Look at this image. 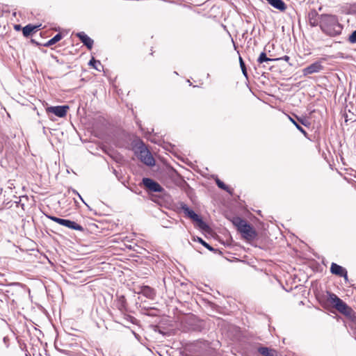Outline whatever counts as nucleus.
Instances as JSON below:
<instances>
[{"label": "nucleus", "mask_w": 356, "mask_h": 356, "mask_svg": "<svg viewBox=\"0 0 356 356\" xmlns=\"http://www.w3.org/2000/svg\"><path fill=\"white\" fill-rule=\"evenodd\" d=\"M320 29L326 35L334 38L341 34L343 26L339 17L332 14H321Z\"/></svg>", "instance_id": "nucleus-1"}, {"label": "nucleus", "mask_w": 356, "mask_h": 356, "mask_svg": "<svg viewBox=\"0 0 356 356\" xmlns=\"http://www.w3.org/2000/svg\"><path fill=\"white\" fill-rule=\"evenodd\" d=\"M327 301L341 314L348 317L352 322L356 321V316L353 309L349 307L344 301L339 298L336 294L327 291Z\"/></svg>", "instance_id": "nucleus-2"}, {"label": "nucleus", "mask_w": 356, "mask_h": 356, "mask_svg": "<svg viewBox=\"0 0 356 356\" xmlns=\"http://www.w3.org/2000/svg\"><path fill=\"white\" fill-rule=\"evenodd\" d=\"M232 222L244 238L252 240L257 237L256 231L245 220L237 216L233 218Z\"/></svg>", "instance_id": "nucleus-3"}, {"label": "nucleus", "mask_w": 356, "mask_h": 356, "mask_svg": "<svg viewBox=\"0 0 356 356\" xmlns=\"http://www.w3.org/2000/svg\"><path fill=\"white\" fill-rule=\"evenodd\" d=\"M180 209L184 211L186 216L197 223V226L200 229L205 232H208L209 230V226L186 204L181 202Z\"/></svg>", "instance_id": "nucleus-4"}, {"label": "nucleus", "mask_w": 356, "mask_h": 356, "mask_svg": "<svg viewBox=\"0 0 356 356\" xmlns=\"http://www.w3.org/2000/svg\"><path fill=\"white\" fill-rule=\"evenodd\" d=\"M136 153L138 159L147 165L153 166L155 164L154 157L143 142L137 145Z\"/></svg>", "instance_id": "nucleus-5"}, {"label": "nucleus", "mask_w": 356, "mask_h": 356, "mask_svg": "<svg viewBox=\"0 0 356 356\" xmlns=\"http://www.w3.org/2000/svg\"><path fill=\"white\" fill-rule=\"evenodd\" d=\"M142 184L148 193L163 192L164 188L155 180L149 177H144Z\"/></svg>", "instance_id": "nucleus-6"}, {"label": "nucleus", "mask_w": 356, "mask_h": 356, "mask_svg": "<svg viewBox=\"0 0 356 356\" xmlns=\"http://www.w3.org/2000/svg\"><path fill=\"white\" fill-rule=\"evenodd\" d=\"M69 106L67 105L56 106L48 107L47 108V111L49 113H54L57 117L64 118L66 115Z\"/></svg>", "instance_id": "nucleus-7"}, {"label": "nucleus", "mask_w": 356, "mask_h": 356, "mask_svg": "<svg viewBox=\"0 0 356 356\" xmlns=\"http://www.w3.org/2000/svg\"><path fill=\"white\" fill-rule=\"evenodd\" d=\"M323 70V66L320 61H316L303 69L302 72L305 76L318 73Z\"/></svg>", "instance_id": "nucleus-8"}, {"label": "nucleus", "mask_w": 356, "mask_h": 356, "mask_svg": "<svg viewBox=\"0 0 356 356\" xmlns=\"http://www.w3.org/2000/svg\"><path fill=\"white\" fill-rule=\"evenodd\" d=\"M308 21L312 27L318 26L320 27L321 15L315 9H312L308 13Z\"/></svg>", "instance_id": "nucleus-9"}, {"label": "nucleus", "mask_w": 356, "mask_h": 356, "mask_svg": "<svg viewBox=\"0 0 356 356\" xmlns=\"http://www.w3.org/2000/svg\"><path fill=\"white\" fill-rule=\"evenodd\" d=\"M76 36L80 40V41L87 47L88 49H92L94 44V41L90 38L85 32H79L76 33Z\"/></svg>", "instance_id": "nucleus-10"}, {"label": "nucleus", "mask_w": 356, "mask_h": 356, "mask_svg": "<svg viewBox=\"0 0 356 356\" xmlns=\"http://www.w3.org/2000/svg\"><path fill=\"white\" fill-rule=\"evenodd\" d=\"M60 225H63L73 230L81 232L84 230L83 227L81 225L76 223L75 221L69 219L63 218L62 221H60Z\"/></svg>", "instance_id": "nucleus-11"}, {"label": "nucleus", "mask_w": 356, "mask_h": 356, "mask_svg": "<svg viewBox=\"0 0 356 356\" xmlns=\"http://www.w3.org/2000/svg\"><path fill=\"white\" fill-rule=\"evenodd\" d=\"M257 352L262 356H280L276 350L266 346H259L257 348Z\"/></svg>", "instance_id": "nucleus-12"}, {"label": "nucleus", "mask_w": 356, "mask_h": 356, "mask_svg": "<svg viewBox=\"0 0 356 356\" xmlns=\"http://www.w3.org/2000/svg\"><path fill=\"white\" fill-rule=\"evenodd\" d=\"M346 272L347 270L344 267L334 262L331 264L330 273L332 274L337 275L339 277H342Z\"/></svg>", "instance_id": "nucleus-13"}, {"label": "nucleus", "mask_w": 356, "mask_h": 356, "mask_svg": "<svg viewBox=\"0 0 356 356\" xmlns=\"http://www.w3.org/2000/svg\"><path fill=\"white\" fill-rule=\"evenodd\" d=\"M267 2L274 8L280 11H284L286 9V5L283 0H266Z\"/></svg>", "instance_id": "nucleus-14"}, {"label": "nucleus", "mask_w": 356, "mask_h": 356, "mask_svg": "<svg viewBox=\"0 0 356 356\" xmlns=\"http://www.w3.org/2000/svg\"><path fill=\"white\" fill-rule=\"evenodd\" d=\"M139 293L149 299H154L155 296L154 289L149 286H143Z\"/></svg>", "instance_id": "nucleus-15"}, {"label": "nucleus", "mask_w": 356, "mask_h": 356, "mask_svg": "<svg viewBox=\"0 0 356 356\" xmlns=\"http://www.w3.org/2000/svg\"><path fill=\"white\" fill-rule=\"evenodd\" d=\"M40 26H41V24L38 26L32 25L31 24L26 25L22 29L23 35L26 38L29 37L32 34V33L37 30Z\"/></svg>", "instance_id": "nucleus-16"}, {"label": "nucleus", "mask_w": 356, "mask_h": 356, "mask_svg": "<svg viewBox=\"0 0 356 356\" xmlns=\"http://www.w3.org/2000/svg\"><path fill=\"white\" fill-rule=\"evenodd\" d=\"M215 182L219 188L227 192L231 195H233L234 189L226 185L218 177L215 178Z\"/></svg>", "instance_id": "nucleus-17"}, {"label": "nucleus", "mask_w": 356, "mask_h": 356, "mask_svg": "<svg viewBox=\"0 0 356 356\" xmlns=\"http://www.w3.org/2000/svg\"><path fill=\"white\" fill-rule=\"evenodd\" d=\"M127 302L124 296H119L116 300V307L121 312L126 309Z\"/></svg>", "instance_id": "nucleus-18"}, {"label": "nucleus", "mask_w": 356, "mask_h": 356, "mask_svg": "<svg viewBox=\"0 0 356 356\" xmlns=\"http://www.w3.org/2000/svg\"><path fill=\"white\" fill-rule=\"evenodd\" d=\"M63 38V35L61 33H57L52 38L49 40L45 44H44V47H50L56 42H59Z\"/></svg>", "instance_id": "nucleus-19"}, {"label": "nucleus", "mask_w": 356, "mask_h": 356, "mask_svg": "<svg viewBox=\"0 0 356 356\" xmlns=\"http://www.w3.org/2000/svg\"><path fill=\"white\" fill-rule=\"evenodd\" d=\"M277 59H275V58H270L267 56L266 54L263 51L260 54L259 56L257 58V62L259 64H262L264 63H268L269 61H275V60H277Z\"/></svg>", "instance_id": "nucleus-20"}, {"label": "nucleus", "mask_w": 356, "mask_h": 356, "mask_svg": "<svg viewBox=\"0 0 356 356\" xmlns=\"http://www.w3.org/2000/svg\"><path fill=\"white\" fill-rule=\"evenodd\" d=\"M88 65L92 67L99 72L101 71L100 67L103 68V65H102L101 62L98 60H96L93 57L90 60Z\"/></svg>", "instance_id": "nucleus-21"}, {"label": "nucleus", "mask_w": 356, "mask_h": 356, "mask_svg": "<svg viewBox=\"0 0 356 356\" xmlns=\"http://www.w3.org/2000/svg\"><path fill=\"white\" fill-rule=\"evenodd\" d=\"M289 120L294 124V126L296 127L298 130H299L305 136H307V131L301 127V125L299 124V122L294 120L291 116L288 115Z\"/></svg>", "instance_id": "nucleus-22"}, {"label": "nucleus", "mask_w": 356, "mask_h": 356, "mask_svg": "<svg viewBox=\"0 0 356 356\" xmlns=\"http://www.w3.org/2000/svg\"><path fill=\"white\" fill-rule=\"evenodd\" d=\"M239 63H240V67L241 68L243 74L245 77H248V72H247V69H246V67H245V64L243 58L241 56H239Z\"/></svg>", "instance_id": "nucleus-23"}, {"label": "nucleus", "mask_w": 356, "mask_h": 356, "mask_svg": "<svg viewBox=\"0 0 356 356\" xmlns=\"http://www.w3.org/2000/svg\"><path fill=\"white\" fill-rule=\"evenodd\" d=\"M194 241L199 242L204 247H205L207 250L211 248V245H210L208 243H207L204 240H203L201 237L197 236L196 238H194Z\"/></svg>", "instance_id": "nucleus-24"}, {"label": "nucleus", "mask_w": 356, "mask_h": 356, "mask_svg": "<svg viewBox=\"0 0 356 356\" xmlns=\"http://www.w3.org/2000/svg\"><path fill=\"white\" fill-rule=\"evenodd\" d=\"M348 40L351 44L356 43V30L352 32V33L349 35Z\"/></svg>", "instance_id": "nucleus-25"}, {"label": "nucleus", "mask_w": 356, "mask_h": 356, "mask_svg": "<svg viewBox=\"0 0 356 356\" xmlns=\"http://www.w3.org/2000/svg\"><path fill=\"white\" fill-rule=\"evenodd\" d=\"M46 216L51 220L52 221L55 222H57L58 224L60 225V221H62L63 218H58V217H56V216H51V215H46Z\"/></svg>", "instance_id": "nucleus-26"}, {"label": "nucleus", "mask_w": 356, "mask_h": 356, "mask_svg": "<svg viewBox=\"0 0 356 356\" xmlns=\"http://www.w3.org/2000/svg\"><path fill=\"white\" fill-rule=\"evenodd\" d=\"M296 118H297V121L299 122V124L300 123L301 124H302L304 126H306V127L308 124H309V123L308 122V121L305 118H298L296 115Z\"/></svg>", "instance_id": "nucleus-27"}, {"label": "nucleus", "mask_w": 356, "mask_h": 356, "mask_svg": "<svg viewBox=\"0 0 356 356\" xmlns=\"http://www.w3.org/2000/svg\"><path fill=\"white\" fill-rule=\"evenodd\" d=\"M124 320H126L127 321L133 324H134L136 321V319L134 316H130V315H127L124 317Z\"/></svg>", "instance_id": "nucleus-28"}, {"label": "nucleus", "mask_w": 356, "mask_h": 356, "mask_svg": "<svg viewBox=\"0 0 356 356\" xmlns=\"http://www.w3.org/2000/svg\"><path fill=\"white\" fill-rule=\"evenodd\" d=\"M52 58L56 60V62L60 65L65 64V62L63 59V58H58V56H52Z\"/></svg>", "instance_id": "nucleus-29"}, {"label": "nucleus", "mask_w": 356, "mask_h": 356, "mask_svg": "<svg viewBox=\"0 0 356 356\" xmlns=\"http://www.w3.org/2000/svg\"><path fill=\"white\" fill-rule=\"evenodd\" d=\"M8 341H9V339L8 337H4L3 338V343L5 344L6 347H7V348L9 346Z\"/></svg>", "instance_id": "nucleus-30"}, {"label": "nucleus", "mask_w": 356, "mask_h": 356, "mask_svg": "<svg viewBox=\"0 0 356 356\" xmlns=\"http://www.w3.org/2000/svg\"><path fill=\"white\" fill-rule=\"evenodd\" d=\"M208 250L209 251L213 252L214 253H218L220 254L222 253L220 250H219L218 249H216V248H213L212 246H211V249H208Z\"/></svg>", "instance_id": "nucleus-31"}, {"label": "nucleus", "mask_w": 356, "mask_h": 356, "mask_svg": "<svg viewBox=\"0 0 356 356\" xmlns=\"http://www.w3.org/2000/svg\"><path fill=\"white\" fill-rule=\"evenodd\" d=\"M344 278V281L346 283H348L349 282L348 277V271L344 273V275L341 277Z\"/></svg>", "instance_id": "nucleus-32"}, {"label": "nucleus", "mask_w": 356, "mask_h": 356, "mask_svg": "<svg viewBox=\"0 0 356 356\" xmlns=\"http://www.w3.org/2000/svg\"><path fill=\"white\" fill-rule=\"evenodd\" d=\"M277 60H285V61H289V59H290V58H289V56H283L282 58H277Z\"/></svg>", "instance_id": "nucleus-33"}, {"label": "nucleus", "mask_w": 356, "mask_h": 356, "mask_svg": "<svg viewBox=\"0 0 356 356\" xmlns=\"http://www.w3.org/2000/svg\"><path fill=\"white\" fill-rule=\"evenodd\" d=\"M132 333L134 334V335L136 339H138V341H140L141 337L138 334L136 333L134 331H132Z\"/></svg>", "instance_id": "nucleus-34"}, {"label": "nucleus", "mask_w": 356, "mask_h": 356, "mask_svg": "<svg viewBox=\"0 0 356 356\" xmlns=\"http://www.w3.org/2000/svg\"><path fill=\"white\" fill-rule=\"evenodd\" d=\"M15 203L17 204V206H18V204H20V205H21V207H22V208L23 209H24V204H21V200H19L18 202H17V201H16V202H15Z\"/></svg>", "instance_id": "nucleus-35"}, {"label": "nucleus", "mask_w": 356, "mask_h": 356, "mask_svg": "<svg viewBox=\"0 0 356 356\" xmlns=\"http://www.w3.org/2000/svg\"><path fill=\"white\" fill-rule=\"evenodd\" d=\"M14 29L15 30H17V31H19V30L21 29V25L20 24H16V25H15Z\"/></svg>", "instance_id": "nucleus-36"}, {"label": "nucleus", "mask_w": 356, "mask_h": 356, "mask_svg": "<svg viewBox=\"0 0 356 356\" xmlns=\"http://www.w3.org/2000/svg\"><path fill=\"white\" fill-rule=\"evenodd\" d=\"M76 195L79 197V199H80V200H81L83 203H85L84 200H83L82 197L81 196V195H80L79 193H78Z\"/></svg>", "instance_id": "nucleus-37"}, {"label": "nucleus", "mask_w": 356, "mask_h": 356, "mask_svg": "<svg viewBox=\"0 0 356 356\" xmlns=\"http://www.w3.org/2000/svg\"><path fill=\"white\" fill-rule=\"evenodd\" d=\"M72 192L75 195H77L79 193L75 189H72Z\"/></svg>", "instance_id": "nucleus-38"}, {"label": "nucleus", "mask_w": 356, "mask_h": 356, "mask_svg": "<svg viewBox=\"0 0 356 356\" xmlns=\"http://www.w3.org/2000/svg\"><path fill=\"white\" fill-rule=\"evenodd\" d=\"M66 68L69 70L71 68V66L70 65H66Z\"/></svg>", "instance_id": "nucleus-39"}, {"label": "nucleus", "mask_w": 356, "mask_h": 356, "mask_svg": "<svg viewBox=\"0 0 356 356\" xmlns=\"http://www.w3.org/2000/svg\"><path fill=\"white\" fill-rule=\"evenodd\" d=\"M134 193L136 194H140L141 192L140 191L138 192V191H135Z\"/></svg>", "instance_id": "nucleus-40"}, {"label": "nucleus", "mask_w": 356, "mask_h": 356, "mask_svg": "<svg viewBox=\"0 0 356 356\" xmlns=\"http://www.w3.org/2000/svg\"><path fill=\"white\" fill-rule=\"evenodd\" d=\"M187 82H188V83H190V85H191V83L189 80H187Z\"/></svg>", "instance_id": "nucleus-41"}, {"label": "nucleus", "mask_w": 356, "mask_h": 356, "mask_svg": "<svg viewBox=\"0 0 356 356\" xmlns=\"http://www.w3.org/2000/svg\"><path fill=\"white\" fill-rule=\"evenodd\" d=\"M84 204L86 205V207H89V205H88V204H86V202H85Z\"/></svg>", "instance_id": "nucleus-42"}, {"label": "nucleus", "mask_w": 356, "mask_h": 356, "mask_svg": "<svg viewBox=\"0 0 356 356\" xmlns=\"http://www.w3.org/2000/svg\"><path fill=\"white\" fill-rule=\"evenodd\" d=\"M84 204L86 205V207H89V205H88V204H86V202H85Z\"/></svg>", "instance_id": "nucleus-43"}]
</instances>
